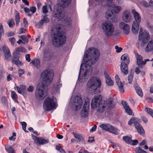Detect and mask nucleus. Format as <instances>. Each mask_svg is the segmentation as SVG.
<instances>
[{
    "mask_svg": "<svg viewBox=\"0 0 153 153\" xmlns=\"http://www.w3.org/2000/svg\"><path fill=\"white\" fill-rule=\"evenodd\" d=\"M54 76L53 70L48 69L44 70L42 73V85L38 86L35 91V96L39 100L44 99L47 95V92L44 90L45 86H48V84L52 81Z\"/></svg>",
    "mask_w": 153,
    "mask_h": 153,
    "instance_id": "obj_1",
    "label": "nucleus"
},
{
    "mask_svg": "<svg viewBox=\"0 0 153 153\" xmlns=\"http://www.w3.org/2000/svg\"><path fill=\"white\" fill-rule=\"evenodd\" d=\"M52 30L54 32L51 33V36L53 45L59 48L64 45L66 40V36L62 31L60 25H56Z\"/></svg>",
    "mask_w": 153,
    "mask_h": 153,
    "instance_id": "obj_2",
    "label": "nucleus"
},
{
    "mask_svg": "<svg viewBox=\"0 0 153 153\" xmlns=\"http://www.w3.org/2000/svg\"><path fill=\"white\" fill-rule=\"evenodd\" d=\"M88 53L85 54L86 58H89L85 62V67L89 68V70H92V65L95 64L99 58L100 53L98 49L94 48H89L88 51Z\"/></svg>",
    "mask_w": 153,
    "mask_h": 153,
    "instance_id": "obj_3",
    "label": "nucleus"
},
{
    "mask_svg": "<svg viewBox=\"0 0 153 153\" xmlns=\"http://www.w3.org/2000/svg\"><path fill=\"white\" fill-rule=\"evenodd\" d=\"M115 103L114 101L112 98H109L107 101L101 100L99 102L98 105L97 111L102 113L105 109L106 106L107 113L110 114L115 107Z\"/></svg>",
    "mask_w": 153,
    "mask_h": 153,
    "instance_id": "obj_4",
    "label": "nucleus"
},
{
    "mask_svg": "<svg viewBox=\"0 0 153 153\" xmlns=\"http://www.w3.org/2000/svg\"><path fill=\"white\" fill-rule=\"evenodd\" d=\"M101 82L100 79L97 77H93L91 78L88 81L87 86L92 93L96 94L97 93V90L100 88Z\"/></svg>",
    "mask_w": 153,
    "mask_h": 153,
    "instance_id": "obj_5",
    "label": "nucleus"
},
{
    "mask_svg": "<svg viewBox=\"0 0 153 153\" xmlns=\"http://www.w3.org/2000/svg\"><path fill=\"white\" fill-rule=\"evenodd\" d=\"M121 9L120 6H116L113 7V10L110 9L108 10L105 13V18L110 22H115L117 20V17L115 16L113 13H117L119 12Z\"/></svg>",
    "mask_w": 153,
    "mask_h": 153,
    "instance_id": "obj_6",
    "label": "nucleus"
},
{
    "mask_svg": "<svg viewBox=\"0 0 153 153\" xmlns=\"http://www.w3.org/2000/svg\"><path fill=\"white\" fill-rule=\"evenodd\" d=\"M132 12L133 14L135 19L132 25L131 30L133 33L136 34L138 33L139 29V25L141 22V17L140 15L134 9L132 10Z\"/></svg>",
    "mask_w": 153,
    "mask_h": 153,
    "instance_id": "obj_7",
    "label": "nucleus"
},
{
    "mask_svg": "<svg viewBox=\"0 0 153 153\" xmlns=\"http://www.w3.org/2000/svg\"><path fill=\"white\" fill-rule=\"evenodd\" d=\"M121 59L122 61L120 64V68L122 72L126 75L128 73V65L130 62L128 54H125L121 56Z\"/></svg>",
    "mask_w": 153,
    "mask_h": 153,
    "instance_id": "obj_8",
    "label": "nucleus"
},
{
    "mask_svg": "<svg viewBox=\"0 0 153 153\" xmlns=\"http://www.w3.org/2000/svg\"><path fill=\"white\" fill-rule=\"evenodd\" d=\"M54 97L51 98L49 97L46 98L44 100L43 108L46 111H49L53 109L55 106V102L54 101Z\"/></svg>",
    "mask_w": 153,
    "mask_h": 153,
    "instance_id": "obj_9",
    "label": "nucleus"
},
{
    "mask_svg": "<svg viewBox=\"0 0 153 153\" xmlns=\"http://www.w3.org/2000/svg\"><path fill=\"white\" fill-rule=\"evenodd\" d=\"M102 29L108 36L112 35L114 31V27L112 24L105 22L102 25Z\"/></svg>",
    "mask_w": 153,
    "mask_h": 153,
    "instance_id": "obj_10",
    "label": "nucleus"
},
{
    "mask_svg": "<svg viewBox=\"0 0 153 153\" xmlns=\"http://www.w3.org/2000/svg\"><path fill=\"white\" fill-rule=\"evenodd\" d=\"M138 38L140 40H142L141 43V46H144L145 44L147 43L149 40V33H146L144 35L143 32V29L142 27H141L140 29Z\"/></svg>",
    "mask_w": 153,
    "mask_h": 153,
    "instance_id": "obj_11",
    "label": "nucleus"
},
{
    "mask_svg": "<svg viewBox=\"0 0 153 153\" xmlns=\"http://www.w3.org/2000/svg\"><path fill=\"white\" fill-rule=\"evenodd\" d=\"M53 56V54L49 48H45L43 51V56L42 60L43 62L50 60Z\"/></svg>",
    "mask_w": 153,
    "mask_h": 153,
    "instance_id": "obj_12",
    "label": "nucleus"
},
{
    "mask_svg": "<svg viewBox=\"0 0 153 153\" xmlns=\"http://www.w3.org/2000/svg\"><path fill=\"white\" fill-rule=\"evenodd\" d=\"M63 10V8L60 7H58L56 9H54L53 13V17L59 20L62 19L64 16Z\"/></svg>",
    "mask_w": 153,
    "mask_h": 153,
    "instance_id": "obj_13",
    "label": "nucleus"
},
{
    "mask_svg": "<svg viewBox=\"0 0 153 153\" xmlns=\"http://www.w3.org/2000/svg\"><path fill=\"white\" fill-rule=\"evenodd\" d=\"M74 101V105L76 107V110H79L81 107L82 104V100L81 95H76Z\"/></svg>",
    "mask_w": 153,
    "mask_h": 153,
    "instance_id": "obj_14",
    "label": "nucleus"
},
{
    "mask_svg": "<svg viewBox=\"0 0 153 153\" xmlns=\"http://www.w3.org/2000/svg\"><path fill=\"white\" fill-rule=\"evenodd\" d=\"M119 27L121 29L123 30L125 34L127 35L129 33L130 27L127 24L123 22H121L119 24Z\"/></svg>",
    "mask_w": 153,
    "mask_h": 153,
    "instance_id": "obj_15",
    "label": "nucleus"
},
{
    "mask_svg": "<svg viewBox=\"0 0 153 153\" xmlns=\"http://www.w3.org/2000/svg\"><path fill=\"white\" fill-rule=\"evenodd\" d=\"M100 95L95 96L92 99L91 104V106L92 108L93 109L97 108L99 102L101 101L100 98Z\"/></svg>",
    "mask_w": 153,
    "mask_h": 153,
    "instance_id": "obj_16",
    "label": "nucleus"
},
{
    "mask_svg": "<svg viewBox=\"0 0 153 153\" xmlns=\"http://www.w3.org/2000/svg\"><path fill=\"white\" fill-rule=\"evenodd\" d=\"M122 17L123 21L126 23L130 22L131 19L130 13L128 11H125L123 12Z\"/></svg>",
    "mask_w": 153,
    "mask_h": 153,
    "instance_id": "obj_17",
    "label": "nucleus"
},
{
    "mask_svg": "<svg viewBox=\"0 0 153 153\" xmlns=\"http://www.w3.org/2000/svg\"><path fill=\"white\" fill-rule=\"evenodd\" d=\"M16 88L18 92L22 94L24 96L27 94V91L26 90V86L24 85H20L19 87L16 86L15 89Z\"/></svg>",
    "mask_w": 153,
    "mask_h": 153,
    "instance_id": "obj_18",
    "label": "nucleus"
},
{
    "mask_svg": "<svg viewBox=\"0 0 153 153\" xmlns=\"http://www.w3.org/2000/svg\"><path fill=\"white\" fill-rule=\"evenodd\" d=\"M115 78L116 83L119 88L120 91L122 93H123L124 91V88L123 83L120 81L119 76L117 75H116Z\"/></svg>",
    "mask_w": 153,
    "mask_h": 153,
    "instance_id": "obj_19",
    "label": "nucleus"
},
{
    "mask_svg": "<svg viewBox=\"0 0 153 153\" xmlns=\"http://www.w3.org/2000/svg\"><path fill=\"white\" fill-rule=\"evenodd\" d=\"M35 141L40 145H43L48 143L49 141L48 139H45L42 137H36Z\"/></svg>",
    "mask_w": 153,
    "mask_h": 153,
    "instance_id": "obj_20",
    "label": "nucleus"
},
{
    "mask_svg": "<svg viewBox=\"0 0 153 153\" xmlns=\"http://www.w3.org/2000/svg\"><path fill=\"white\" fill-rule=\"evenodd\" d=\"M104 75L106 83L109 86H112L114 84L113 82L109 76L106 71L104 72Z\"/></svg>",
    "mask_w": 153,
    "mask_h": 153,
    "instance_id": "obj_21",
    "label": "nucleus"
},
{
    "mask_svg": "<svg viewBox=\"0 0 153 153\" xmlns=\"http://www.w3.org/2000/svg\"><path fill=\"white\" fill-rule=\"evenodd\" d=\"M104 75L106 83L109 86H112L114 84L113 82L109 76L106 71L104 72Z\"/></svg>",
    "mask_w": 153,
    "mask_h": 153,
    "instance_id": "obj_22",
    "label": "nucleus"
},
{
    "mask_svg": "<svg viewBox=\"0 0 153 153\" xmlns=\"http://www.w3.org/2000/svg\"><path fill=\"white\" fill-rule=\"evenodd\" d=\"M135 126L139 134L142 135H144L145 131L144 130L138 123H135Z\"/></svg>",
    "mask_w": 153,
    "mask_h": 153,
    "instance_id": "obj_23",
    "label": "nucleus"
},
{
    "mask_svg": "<svg viewBox=\"0 0 153 153\" xmlns=\"http://www.w3.org/2000/svg\"><path fill=\"white\" fill-rule=\"evenodd\" d=\"M3 49L5 58L6 59H8L11 56L10 52L8 48L6 45H4L3 46Z\"/></svg>",
    "mask_w": 153,
    "mask_h": 153,
    "instance_id": "obj_24",
    "label": "nucleus"
},
{
    "mask_svg": "<svg viewBox=\"0 0 153 153\" xmlns=\"http://www.w3.org/2000/svg\"><path fill=\"white\" fill-rule=\"evenodd\" d=\"M134 88L136 90V93L140 97H142L143 94L142 89L140 87L139 85L136 84L134 85Z\"/></svg>",
    "mask_w": 153,
    "mask_h": 153,
    "instance_id": "obj_25",
    "label": "nucleus"
},
{
    "mask_svg": "<svg viewBox=\"0 0 153 153\" xmlns=\"http://www.w3.org/2000/svg\"><path fill=\"white\" fill-rule=\"evenodd\" d=\"M153 50V40L149 41L145 49L146 52L152 51Z\"/></svg>",
    "mask_w": 153,
    "mask_h": 153,
    "instance_id": "obj_26",
    "label": "nucleus"
},
{
    "mask_svg": "<svg viewBox=\"0 0 153 153\" xmlns=\"http://www.w3.org/2000/svg\"><path fill=\"white\" fill-rule=\"evenodd\" d=\"M136 57L137 59V65L140 68H141L142 64V61H143L142 60V56L138 54L137 53L136 54Z\"/></svg>",
    "mask_w": 153,
    "mask_h": 153,
    "instance_id": "obj_27",
    "label": "nucleus"
},
{
    "mask_svg": "<svg viewBox=\"0 0 153 153\" xmlns=\"http://www.w3.org/2000/svg\"><path fill=\"white\" fill-rule=\"evenodd\" d=\"M31 63L37 68H39L40 67V62L39 59H36L33 60Z\"/></svg>",
    "mask_w": 153,
    "mask_h": 153,
    "instance_id": "obj_28",
    "label": "nucleus"
},
{
    "mask_svg": "<svg viewBox=\"0 0 153 153\" xmlns=\"http://www.w3.org/2000/svg\"><path fill=\"white\" fill-rule=\"evenodd\" d=\"M109 132L114 134L115 135L119 134L120 130L115 127L111 125L110 129L109 130Z\"/></svg>",
    "mask_w": 153,
    "mask_h": 153,
    "instance_id": "obj_29",
    "label": "nucleus"
},
{
    "mask_svg": "<svg viewBox=\"0 0 153 153\" xmlns=\"http://www.w3.org/2000/svg\"><path fill=\"white\" fill-rule=\"evenodd\" d=\"M72 134L74 135V137L77 139V142H80L81 141H84V138L81 135L75 133L74 132H73Z\"/></svg>",
    "mask_w": 153,
    "mask_h": 153,
    "instance_id": "obj_30",
    "label": "nucleus"
},
{
    "mask_svg": "<svg viewBox=\"0 0 153 153\" xmlns=\"http://www.w3.org/2000/svg\"><path fill=\"white\" fill-rule=\"evenodd\" d=\"M19 52H14L12 60V63H13L14 62L19 60Z\"/></svg>",
    "mask_w": 153,
    "mask_h": 153,
    "instance_id": "obj_31",
    "label": "nucleus"
},
{
    "mask_svg": "<svg viewBox=\"0 0 153 153\" xmlns=\"http://www.w3.org/2000/svg\"><path fill=\"white\" fill-rule=\"evenodd\" d=\"M111 125L109 124H102L100 126V127L103 129L109 131Z\"/></svg>",
    "mask_w": 153,
    "mask_h": 153,
    "instance_id": "obj_32",
    "label": "nucleus"
},
{
    "mask_svg": "<svg viewBox=\"0 0 153 153\" xmlns=\"http://www.w3.org/2000/svg\"><path fill=\"white\" fill-rule=\"evenodd\" d=\"M5 149L8 153H15L13 148L10 145H7L5 146Z\"/></svg>",
    "mask_w": 153,
    "mask_h": 153,
    "instance_id": "obj_33",
    "label": "nucleus"
},
{
    "mask_svg": "<svg viewBox=\"0 0 153 153\" xmlns=\"http://www.w3.org/2000/svg\"><path fill=\"white\" fill-rule=\"evenodd\" d=\"M123 140L127 144H131L132 140L131 137L129 136H125L123 137Z\"/></svg>",
    "mask_w": 153,
    "mask_h": 153,
    "instance_id": "obj_34",
    "label": "nucleus"
},
{
    "mask_svg": "<svg viewBox=\"0 0 153 153\" xmlns=\"http://www.w3.org/2000/svg\"><path fill=\"white\" fill-rule=\"evenodd\" d=\"M15 51L16 52L19 53V52H25L27 51V50L24 48L22 47H20L16 48L15 50Z\"/></svg>",
    "mask_w": 153,
    "mask_h": 153,
    "instance_id": "obj_35",
    "label": "nucleus"
},
{
    "mask_svg": "<svg viewBox=\"0 0 153 153\" xmlns=\"http://www.w3.org/2000/svg\"><path fill=\"white\" fill-rule=\"evenodd\" d=\"M11 96L13 99L16 102H18V97L15 92L13 91L11 92Z\"/></svg>",
    "mask_w": 153,
    "mask_h": 153,
    "instance_id": "obj_36",
    "label": "nucleus"
},
{
    "mask_svg": "<svg viewBox=\"0 0 153 153\" xmlns=\"http://www.w3.org/2000/svg\"><path fill=\"white\" fill-rule=\"evenodd\" d=\"M16 25L17 26L19 25V23L20 22V17L19 14L17 12L15 16Z\"/></svg>",
    "mask_w": 153,
    "mask_h": 153,
    "instance_id": "obj_37",
    "label": "nucleus"
},
{
    "mask_svg": "<svg viewBox=\"0 0 153 153\" xmlns=\"http://www.w3.org/2000/svg\"><path fill=\"white\" fill-rule=\"evenodd\" d=\"M145 109L147 113L150 115L153 118V110L152 109L147 107H146Z\"/></svg>",
    "mask_w": 153,
    "mask_h": 153,
    "instance_id": "obj_38",
    "label": "nucleus"
},
{
    "mask_svg": "<svg viewBox=\"0 0 153 153\" xmlns=\"http://www.w3.org/2000/svg\"><path fill=\"white\" fill-rule=\"evenodd\" d=\"M88 111L84 109H82L81 113V116L82 117H86L88 116Z\"/></svg>",
    "mask_w": 153,
    "mask_h": 153,
    "instance_id": "obj_39",
    "label": "nucleus"
},
{
    "mask_svg": "<svg viewBox=\"0 0 153 153\" xmlns=\"http://www.w3.org/2000/svg\"><path fill=\"white\" fill-rule=\"evenodd\" d=\"M89 108V103L88 101H85L84 103L83 109L88 110V109Z\"/></svg>",
    "mask_w": 153,
    "mask_h": 153,
    "instance_id": "obj_40",
    "label": "nucleus"
},
{
    "mask_svg": "<svg viewBox=\"0 0 153 153\" xmlns=\"http://www.w3.org/2000/svg\"><path fill=\"white\" fill-rule=\"evenodd\" d=\"M47 15L45 14L43 16V18L41 19L45 23H47L50 21V19L47 17Z\"/></svg>",
    "mask_w": 153,
    "mask_h": 153,
    "instance_id": "obj_41",
    "label": "nucleus"
},
{
    "mask_svg": "<svg viewBox=\"0 0 153 153\" xmlns=\"http://www.w3.org/2000/svg\"><path fill=\"white\" fill-rule=\"evenodd\" d=\"M135 151L136 153H147L146 151L143 150L140 147L136 148Z\"/></svg>",
    "mask_w": 153,
    "mask_h": 153,
    "instance_id": "obj_42",
    "label": "nucleus"
},
{
    "mask_svg": "<svg viewBox=\"0 0 153 153\" xmlns=\"http://www.w3.org/2000/svg\"><path fill=\"white\" fill-rule=\"evenodd\" d=\"M134 75L132 73H130L128 76V83L131 84L132 83L133 78Z\"/></svg>",
    "mask_w": 153,
    "mask_h": 153,
    "instance_id": "obj_43",
    "label": "nucleus"
},
{
    "mask_svg": "<svg viewBox=\"0 0 153 153\" xmlns=\"http://www.w3.org/2000/svg\"><path fill=\"white\" fill-rule=\"evenodd\" d=\"M112 0H106V3L104 4V7H111V3Z\"/></svg>",
    "mask_w": 153,
    "mask_h": 153,
    "instance_id": "obj_44",
    "label": "nucleus"
},
{
    "mask_svg": "<svg viewBox=\"0 0 153 153\" xmlns=\"http://www.w3.org/2000/svg\"><path fill=\"white\" fill-rule=\"evenodd\" d=\"M7 24L10 27H13V25L15 24L13 19H11L10 20L9 19Z\"/></svg>",
    "mask_w": 153,
    "mask_h": 153,
    "instance_id": "obj_45",
    "label": "nucleus"
},
{
    "mask_svg": "<svg viewBox=\"0 0 153 153\" xmlns=\"http://www.w3.org/2000/svg\"><path fill=\"white\" fill-rule=\"evenodd\" d=\"M126 112V113L128 114L129 115H131L132 114V111L129 107V106L127 107L126 108H125Z\"/></svg>",
    "mask_w": 153,
    "mask_h": 153,
    "instance_id": "obj_46",
    "label": "nucleus"
},
{
    "mask_svg": "<svg viewBox=\"0 0 153 153\" xmlns=\"http://www.w3.org/2000/svg\"><path fill=\"white\" fill-rule=\"evenodd\" d=\"M138 123L137 122L134 117L131 118L128 122V124L129 125H131V124L134 123L135 126V123Z\"/></svg>",
    "mask_w": 153,
    "mask_h": 153,
    "instance_id": "obj_47",
    "label": "nucleus"
},
{
    "mask_svg": "<svg viewBox=\"0 0 153 153\" xmlns=\"http://www.w3.org/2000/svg\"><path fill=\"white\" fill-rule=\"evenodd\" d=\"M21 124L22 126V128L23 130L26 132L28 131L26 130V127L27 126V124L26 122H22L21 123Z\"/></svg>",
    "mask_w": 153,
    "mask_h": 153,
    "instance_id": "obj_48",
    "label": "nucleus"
},
{
    "mask_svg": "<svg viewBox=\"0 0 153 153\" xmlns=\"http://www.w3.org/2000/svg\"><path fill=\"white\" fill-rule=\"evenodd\" d=\"M19 37H20L23 41L25 42L26 43H28V40L27 38V37L25 35H21L19 36Z\"/></svg>",
    "mask_w": 153,
    "mask_h": 153,
    "instance_id": "obj_49",
    "label": "nucleus"
},
{
    "mask_svg": "<svg viewBox=\"0 0 153 153\" xmlns=\"http://www.w3.org/2000/svg\"><path fill=\"white\" fill-rule=\"evenodd\" d=\"M4 33L3 27L1 23H0V40L1 39V38L2 33Z\"/></svg>",
    "mask_w": 153,
    "mask_h": 153,
    "instance_id": "obj_50",
    "label": "nucleus"
},
{
    "mask_svg": "<svg viewBox=\"0 0 153 153\" xmlns=\"http://www.w3.org/2000/svg\"><path fill=\"white\" fill-rule=\"evenodd\" d=\"M141 4L145 7H149V4L146 1H143L141 2Z\"/></svg>",
    "mask_w": 153,
    "mask_h": 153,
    "instance_id": "obj_51",
    "label": "nucleus"
},
{
    "mask_svg": "<svg viewBox=\"0 0 153 153\" xmlns=\"http://www.w3.org/2000/svg\"><path fill=\"white\" fill-rule=\"evenodd\" d=\"M42 11L43 13L46 14L48 12L47 6L45 5L43 6L42 8Z\"/></svg>",
    "mask_w": 153,
    "mask_h": 153,
    "instance_id": "obj_52",
    "label": "nucleus"
},
{
    "mask_svg": "<svg viewBox=\"0 0 153 153\" xmlns=\"http://www.w3.org/2000/svg\"><path fill=\"white\" fill-rule=\"evenodd\" d=\"M18 72L19 74V77H21V76L23 74H24L25 71L24 70L19 68L18 70Z\"/></svg>",
    "mask_w": 153,
    "mask_h": 153,
    "instance_id": "obj_53",
    "label": "nucleus"
},
{
    "mask_svg": "<svg viewBox=\"0 0 153 153\" xmlns=\"http://www.w3.org/2000/svg\"><path fill=\"white\" fill-rule=\"evenodd\" d=\"M14 63H15V64L17 66H18L19 65H23V63L22 62L19 60H16V61H15V62H14L13 64Z\"/></svg>",
    "mask_w": 153,
    "mask_h": 153,
    "instance_id": "obj_54",
    "label": "nucleus"
},
{
    "mask_svg": "<svg viewBox=\"0 0 153 153\" xmlns=\"http://www.w3.org/2000/svg\"><path fill=\"white\" fill-rule=\"evenodd\" d=\"M27 91L29 92H32L34 90V88L33 86L30 85L29 86L28 88L27 89Z\"/></svg>",
    "mask_w": 153,
    "mask_h": 153,
    "instance_id": "obj_55",
    "label": "nucleus"
},
{
    "mask_svg": "<svg viewBox=\"0 0 153 153\" xmlns=\"http://www.w3.org/2000/svg\"><path fill=\"white\" fill-rule=\"evenodd\" d=\"M115 49L116 50V51L117 53L120 52L122 50V48L121 47H119L118 46L116 45L115 46Z\"/></svg>",
    "mask_w": 153,
    "mask_h": 153,
    "instance_id": "obj_56",
    "label": "nucleus"
},
{
    "mask_svg": "<svg viewBox=\"0 0 153 153\" xmlns=\"http://www.w3.org/2000/svg\"><path fill=\"white\" fill-rule=\"evenodd\" d=\"M138 143V142L137 140L135 139L134 140H132L131 142V144H130V145H136Z\"/></svg>",
    "mask_w": 153,
    "mask_h": 153,
    "instance_id": "obj_57",
    "label": "nucleus"
},
{
    "mask_svg": "<svg viewBox=\"0 0 153 153\" xmlns=\"http://www.w3.org/2000/svg\"><path fill=\"white\" fill-rule=\"evenodd\" d=\"M9 40L11 43L12 45H13L15 42V39L14 37H11L9 38Z\"/></svg>",
    "mask_w": 153,
    "mask_h": 153,
    "instance_id": "obj_58",
    "label": "nucleus"
},
{
    "mask_svg": "<svg viewBox=\"0 0 153 153\" xmlns=\"http://www.w3.org/2000/svg\"><path fill=\"white\" fill-rule=\"evenodd\" d=\"M12 75L10 74H7V80L8 81H10L12 80Z\"/></svg>",
    "mask_w": 153,
    "mask_h": 153,
    "instance_id": "obj_59",
    "label": "nucleus"
},
{
    "mask_svg": "<svg viewBox=\"0 0 153 153\" xmlns=\"http://www.w3.org/2000/svg\"><path fill=\"white\" fill-rule=\"evenodd\" d=\"M30 12L31 11L32 13H34L36 10V8L33 6L32 7H30Z\"/></svg>",
    "mask_w": 153,
    "mask_h": 153,
    "instance_id": "obj_60",
    "label": "nucleus"
},
{
    "mask_svg": "<svg viewBox=\"0 0 153 153\" xmlns=\"http://www.w3.org/2000/svg\"><path fill=\"white\" fill-rule=\"evenodd\" d=\"M30 55L29 54H28L25 56L26 60L28 62H30Z\"/></svg>",
    "mask_w": 153,
    "mask_h": 153,
    "instance_id": "obj_61",
    "label": "nucleus"
},
{
    "mask_svg": "<svg viewBox=\"0 0 153 153\" xmlns=\"http://www.w3.org/2000/svg\"><path fill=\"white\" fill-rule=\"evenodd\" d=\"M23 24L25 25V27H27L28 26V22L27 21L26 19L24 18H23Z\"/></svg>",
    "mask_w": 153,
    "mask_h": 153,
    "instance_id": "obj_62",
    "label": "nucleus"
},
{
    "mask_svg": "<svg viewBox=\"0 0 153 153\" xmlns=\"http://www.w3.org/2000/svg\"><path fill=\"white\" fill-rule=\"evenodd\" d=\"M44 23V22L42 21V19H41L39 22H38V24H37V25L39 27H40L42 26V25H43Z\"/></svg>",
    "mask_w": 153,
    "mask_h": 153,
    "instance_id": "obj_63",
    "label": "nucleus"
},
{
    "mask_svg": "<svg viewBox=\"0 0 153 153\" xmlns=\"http://www.w3.org/2000/svg\"><path fill=\"white\" fill-rule=\"evenodd\" d=\"M122 103L123 105L124 108L127 107L129 106L128 105V104L127 102L126 101H122Z\"/></svg>",
    "mask_w": 153,
    "mask_h": 153,
    "instance_id": "obj_64",
    "label": "nucleus"
}]
</instances>
